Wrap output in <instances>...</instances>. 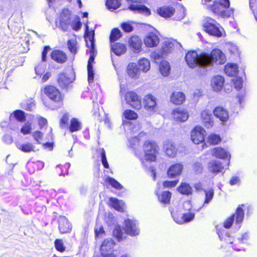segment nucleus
Returning <instances> with one entry per match:
<instances>
[{
    "instance_id": "30",
    "label": "nucleus",
    "mask_w": 257,
    "mask_h": 257,
    "mask_svg": "<svg viewBox=\"0 0 257 257\" xmlns=\"http://www.w3.org/2000/svg\"><path fill=\"white\" fill-rule=\"evenodd\" d=\"M224 79L220 75L215 76L212 77L211 81V85L213 90L215 91H220L224 85Z\"/></svg>"
},
{
    "instance_id": "35",
    "label": "nucleus",
    "mask_w": 257,
    "mask_h": 257,
    "mask_svg": "<svg viewBox=\"0 0 257 257\" xmlns=\"http://www.w3.org/2000/svg\"><path fill=\"white\" fill-rule=\"evenodd\" d=\"M139 70L140 69L137 67L136 64L130 63L127 67L126 73L131 78H137L138 76Z\"/></svg>"
},
{
    "instance_id": "40",
    "label": "nucleus",
    "mask_w": 257,
    "mask_h": 257,
    "mask_svg": "<svg viewBox=\"0 0 257 257\" xmlns=\"http://www.w3.org/2000/svg\"><path fill=\"white\" fill-rule=\"evenodd\" d=\"M138 66L140 70L144 72L148 71L151 68L149 60L145 58H141L139 60Z\"/></svg>"
},
{
    "instance_id": "12",
    "label": "nucleus",
    "mask_w": 257,
    "mask_h": 257,
    "mask_svg": "<svg viewBox=\"0 0 257 257\" xmlns=\"http://www.w3.org/2000/svg\"><path fill=\"white\" fill-rule=\"evenodd\" d=\"M171 114L173 119L178 122H185L189 117L188 112L186 110L180 107L174 108Z\"/></svg>"
},
{
    "instance_id": "56",
    "label": "nucleus",
    "mask_w": 257,
    "mask_h": 257,
    "mask_svg": "<svg viewBox=\"0 0 257 257\" xmlns=\"http://www.w3.org/2000/svg\"><path fill=\"white\" fill-rule=\"evenodd\" d=\"M178 182V180L173 181H165L163 182L162 184L164 188H172L175 187Z\"/></svg>"
},
{
    "instance_id": "8",
    "label": "nucleus",
    "mask_w": 257,
    "mask_h": 257,
    "mask_svg": "<svg viewBox=\"0 0 257 257\" xmlns=\"http://www.w3.org/2000/svg\"><path fill=\"white\" fill-rule=\"evenodd\" d=\"M206 131L201 126H195L191 132V140L195 144H200L204 142Z\"/></svg>"
},
{
    "instance_id": "44",
    "label": "nucleus",
    "mask_w": 257,
    "mask_h": 257,
    "mask_svg": "<svg viewBox=\"0 0 257 257\" xmlns=\"http://www.w3.org/2000/svg\"><path fill=\"white\" fill-rule=\"evenodd\" d=\"M68 49L71 54L75 55L78 52L77 41L76 39H69L67 42Z\"/></svg>"
},
{
    "instance_id": "10",
    "label": "nucleus",
    "mask_w": 257,
    "mask_h": 257,
    "mask_svg": "<svg viewBox=\"0 0 257 257\" xmlns=\"http://www.w3.org/2000/svg\"><path fill=\"white\" fill-rule=\"evenodd\" d=\"M143 106L149 112H154L157 108L156 98L152 94H148L143 98Z\"/></svg>"
},
{
    "instance_id": "27",
    "label": "nucleus",
    "mask_w": 257,
    "mask_h": 257,
    "mask_svg": "<svg viewBox=\"0 0 257 257\" xmlns=\"http://www.w3.org/2000/svg\"><path fill=\"white\" fill-rule=\"evenodd\" d=\"M200 117L205 127L207 128H209L213 126L214 121L212 118L211 114L208 110H204L202 111Z\"/></svg>"
},
{
    "instance_id": "41",
    "label": "nucleus",
    "mask_w": 257,
    "mask_h": 257,
    "mask_svg": "<svg viewBox=\"0 0 257 257\" xmlns=\"http://www.w3.org/2000/svg\"><path fill=\"white\" fill-rule=\"evenodd\" d=\"M108 201L109 202L108 204L110 207L118 211H123V208L120 205V201L118 199L113 197H110Z\"/></svg>"
},
{
    "instance_id": "25",
    "label": "nucleus",
    "mask_w": 257,
    "mask_h": 257,
    "mask_svg": "<svg viewBox=\"0 0 257 257\" xmlns=\"http://www.w3.org/2000/svg\"><path fill=\"white\" fill-rule=\"evenodd\" d=\"M175 9L172 6H164L157 9L158 14L162 17L165 18H170L173 16Z\"/></svg>"
},
{
    "instance_id": "15",
    "label": "nucleus",
    "mask_w": 257,
    "mask_h": 257,
    "mask_svg": "<svg viewBox=\"0 0 257 257\" xmlns=\"http://www.w3.org/2000/svg\"><path fill=\"white\" fill-rule=\"evenodd\" d=\"M165 154L170 158H175L178 153V148L175 143L171 140L165 141L163 146Z\"/></svg>"
},
{
    "instance_id": "19",
    "label": "nucleus",
    "mask_w": 257,
    "mask_h": 257,
    "mask_svg": "<svg viewBox=\"0 0 257 257\" xmlns=\"http://www.w3.org/2000/svg\"><path fill=\"white\" fill-rule=\"evenodd\" d=\"M178 42L173 39H168L164 42L160 49L162 55H167L177 47Z\"/></svg>"
},
{
    "instance_id": "49",
    "label": "nucleus",
    "mask_w": 257,
    "mask_h": 257,
    "mask_svg": "<svg viewBox=\"0 0 257 257\" xmlns=\"http://www.w3.org/2000/svg\"><path fill=\"white\" fill-rule=\"evenodd\" d=\"M106 5L109 10H116L121 5L120 0H107Z\"/></svg>"
},
{
    "instance_id": "60",
    "label": "nucleus",
    "mask_w": 257,
    "mask_h": 257,
    "mask_svg": "<svg viewBox=\"0 0 257 257\" xmlns=\"http://www.w3.org/2000/svg\"><path fill=\"white\" fill-rule=\"evenodd\" d=\"M234 221L233 216L231 215L224 221L223 223V227L227 229L230 228L232 226Z\"/></svg>"
},
{
    "instance_id": "2",
    "label": "nucleus",
    "mask_w": 257,
    "mask_h": 257,
    "mask_svg": "<svg viewBox=\"0 0 257 257\" xmlns=\"http://www.w3.org/2000/svg\"><path fill=\"white\" fill-rule=\"evenodd\" d=\"M229 0L214 1L212 4L207 6V10L215 16L222 18H228L233 15V9L229 8Z\"/></svg>"
},
{
    "instance_id": "47",
    "label": "nucleus",
    "mask_w": 257,
    "mask_h": 257,
    "mask_svg": "<svg viewBox=\"0 0 257 257\" xmlns=\"http://www.w3.org/2000/svg\"><path fill=\"white\" fill-rule=\"evenodd\" d=\"M18 149L24 153H30L35 152V146L30 143H27L20 145Z\"/></svg>"
},
{
    "instance_id": "51",
    "label": "nucleus",
    "mask_w": 257,
    "mask_h": 257,
    "mask_svg": "<svg viewBox=\"0 0 257 257\" xmlns=\"http://www.w3.org/2000/svg\"><path fill=\"white\" fill-rule=\"evenodd\" d=\"M44 167V163L40 161H37L29 163L28 164V168L30 171V168H33L34 169L33 172L35 171V168L37 167V170H39L40 169Z\"/></svg>"
},
{
    "instance_id": "52",
    "label": "nucleus",
    "mask_w": 257,
    "mask_h": 257,
    "mask_svg": "<svg viewBox=\"0 0 257 257\" xmlns=\"http://www.w3.org/2000/svg\"><path fill=\"white\" fill-rule=\"evenodd\" d=\"M205 198L204 203L208 204L212 199L214 196V190L212 188L209 189L208 190L205 191Z\"/></svg>"
},
{
    "instance_id": "33",
    "label": "nucleus",
    "mask_w": 257,
    "mask_h": 257,
    "mask_svg": "<svg viewBox=\"0 0 257 257\" xmlns=\"http://www.w3.org/2000/svg\"><path fill=\"white\" fill-rule=\"evenodd\" d=\"M111 49L117 56H120L126 51V46L124 44L119 42H116L111 45Z\"/></svg>"
},
{
    "instance_id": "21",
    "label": "nucleus",
    "mask_w": 257,
    "mask_h": 257,
    "mask_svg": "<svg viewBox=\"0 0 257 257\" xmlns=\"http://www.w3.org/2000/svg\"><path fill=\"white\" fill-rule=\"evenodd\" d=\"M72 225L67 218L61 216L58 220V229L61 234L69 233L72 230Z\"/></svg>"
},
{
    "instance_id": "37",
    "label": "nucleus",
    "mask_w": 257,
    "mask_h": 257,
    "mask_svg": "<svg viewBox=\"0 0 257 257\" xmlns=\"http://www.w3.org/2000/svg\"><path fill=\"white\" fill-rule=\"evenodd\" d=\"M224 71L229 76H234L238 73V67L236 64L227 63L225 65Z\"/></svg>"
},
{
    "instance_id": "6",
    "label": "nucleus",
    "mask_w": 257,
    "mask_h": 257,
    "mask_svg": "<svg viewBox=\"0 0 257 257\" xmlns=\"http://www.w3.org/2000/svg\"><path fill=\"white\" fill-rule=\"evenodd\" d=\"M124 100L131 108L139 110L143 106L141 96L134 90L127 91L124 96Z\"/></svg>"
},
{
    "instance_id": "20",
    "label": "nucleus",
    "mask_w": 257,
    "mask_h": 257,
    "mask_svg": "<svg viewBox=\"0 0 257 257\" xmlns=\"http://www.w3.org/2000/svg\"><path fill=\"white\" fill-rule=\"evenodd\" d=\"M144 43L147 47H155L159 44L160 39L155 33L150 32L144 38Z\"/></svg>"
},
{
    "instance_id": "36",
    "label": "nucleus",
    "mask_w": 257,
    "mask_h": 257,
    "mask_svg": "<svg viewBox=\"0 0 257 257\" xmlns=\"http://www.w3.org/2000/svg\"><path fill=\"white\" fill-rule=\"evenodd\" d=\"M177 190L182 195L189 196L192 194V188L187 183L181 182L178 187Z\"/></svg>"
},
{
    "instance_id": "9",
    "label": "nucleus",
    "mask_w": 257,
    "mask_h": 257,
    "mask_svg": "<svg viewBox=\"0 0 257 257\" xmlns=\"http://www.w3.org/2000/svg\"><path fill=\"white\" fill-rule=\"evenodd\" d=\"M71 19L70 14L67 10H63L60 14L59 17V27L64 32L68 30L71 24Z\"/></svg>"
},
{
    "instance_id": "1",
    "label": "nucleus",
    "mask_w": 257,
    "mask_h": 257,
    "mask_svg": "<svg viewBox=\"0 0 257 257\" xmlns=\"http://www.w3.org/2000/svg\"><path fill=\"white\" fill-rule=\"evenodd\" d=\"M43 104L48 109L57 110L64 105L65 95L53 85H46L40 90Z\"/></svg>"
},
{
    "instance_id": "22",
    "label": "nucleus",
    "mask_w": 257,
    "mask_h": 257,
    "mask_svg": "<svg viewBox=\"0 0 257 257\" xmlns=\"http://www.w3.org/2000/svg\"><path fill=\"white\" fill-rule=\"evenodd\" d=\"M213 113L214 115L221 121H226L229 117L228 111L222 106L215 107Z\"/></svg>"
},
{
    "instance_id": "57",
    "label": "nucleus",
    "mask_w": 257,
    "mask_h": 257,
    "mask_svg": "<svg viewBox=\"0 0 257 257\" xmlns=\"http://www.w3.org/2000/svg\"><path fill=\"white\" fill-rule=\"evenodd\" d=\"M90 52L91 53V55H90L89 58L88 59V61L87 68L93 67L92 64L94 62V58L95 57V53H96L95 50V47H94L93 51H92V48H90Z\"/></svg>"
},
{
    "instance_id": "43",
    "label": "nucleus",
    "mask_w": 257,
    "mask_h": 257,
    "mask_svg": "<svg viewBox=\"0 0 257 257\" xmlns=\"http://www.w3.org/2000/svg\"><path fill=\"white\" fill-rule=\"evenodd\" d=\"M221 141L222 139L220 136L215 134H210L207 139L208 143L212 146L218 145Z\"/></svg>"
},
{
    "instance_id": "58",
    "label": "nucleus",
    "mask_w": 257,
    "mask_h": 257,
    "mask_svg": "<svg viewBox=\"0 0 257 257\" xmlns=\"http://www.w3.org/2000/svg\"><path fill=\"white\" fill-rule=\"evenodd\" d=\"M193 171L196 173H201L203 170V167L202 164L200 162H195L192 165Z\"/></svg>"
},
{
    "instance_id": "31",
    "label": "nucleus",
    "mask_w": 257,
    "mask_h": 257,
    "mask_svg": "<svg viewBox=\"0 0 257 257\" xmlns=\"http://www.w3.org/2000/svg\"><path fill=\"white\" fill-rule=\"evenodd\" d=\"M158 200L161 204L168 205L170 204L172 193L169 191H164L161 193H156Z\"/></svg>"
},
{
    "instance_id": "38",
    "label": "nucleus",
    "mask_w": 257,
    "mask_h": 257,
    "mask_svg": "<svg viewBox=\"0 0 257 257\" xmlns=\"http://www.w3.org/2000/svg\"><path fill=\"white\" fill-rule=\"evenodd\" d=\"M243 205H239L234 214H232L231 216H233V218L235 220L236 223H240L242 222L244 218V211L242 208Z\"/></svg>"
},
{
    "instance_id": "13",
    "label": "nucleus",
    "mask_w": 257,
    "mask_h": 257,
    "mask_svg": "<svg viewBox=\"0 0 257 257\" xmlns=\"http://www.w3.org/2000/svg\"><path fill=\"white\" fill-rule=\"evenodd\" d=\"M73 81V79L66 72L59 73L57 79L58 86L62 90L67 89Z\"/></svg>"
},
{
    "instance_id": "4",
    "label": "nucleus",
    "mask_w": 257,
    "mask_h": 257,
    "mask_svg": "<svg viewBox=\"0 0 257 257\" xmlns=\"http://www.w3.org/2000/svg\"><path fill=\"white\" fill-rule=\"evenodd\" d=\"M145 160L153 162L157 161L159 154L160 148L157 142L153 140L145 141L143 145Z\"/></svg>"
},
{
    "instance_id": "16",
    "label": "nucleus",
    "mask_w": 257,
    "mask_h": 257,
    "mask_svg": "<svg viewBox=\"0 0 257 257\" xmlns=\"http://www.w3.org/2000/svg\"><path fill=\"white\" fill-rule=\"evenodd\" d=\"M115 242L111 239H104L100 247V250L102 256H107L110 254H113V247Z\"/></svg>"
},
{
    "instance_id": "39",
    "label": "nucleus",
    "mask_w": 257,
    "mask_h": 257,
    "mask_svg": "<svg viewBox=\"0 0 257 257\" xmlns=\"http://www.w3.org/2000/svg\"><path fill=\"white\" fill-rule=\"evenodd\" d=\"M159 68L163 76H167L169 75L171 67L169 63L167 61H162L159 64Z\"/></svg>"
},
{
    "instance_id": "63",
    "label": "nucleus",
    "mask_w": 257,
    "mask_h": 257,
    "mask_svg": "<svg viewBox=\"0 0 257 257\" xmlns=\"http://www.w3.org/2000/svg\"><path fill=\"white\" fill-rule=\"evenodd\" d=\"M32 136L34 140L37 142V144H40L43 134L42 132L37 131L33 134Z\"/></svg>"
},
{
    "instance_id": "55",
    "label": "nucleus",
    "mask_w": 257,
    "mask_h": 257,
    "mask_svg": "<svg viewBox=\"0 0 257 257\" xmlns=\"http://www.w3.org/2000/svg\"><path fill=\"white\" fill-rule=\"evenodd\" d=\"M32 131V125L30 123H25L21 128V132L24 135L30 134Z\"/></svg>"
},
{
    "instance_id": "54",
    "label": "nucleus",
    "mask_w": 257,
    "mask_h": 257,
    "mask_svg": "<svg viewBox=\"0 0 257 257\" xmlns=\"http://www.w3.org/2000/svg\"><path fill=\"white\" fill-rule=\"evenodd\" d=\"M113 236L117 240L120 241L122 238L123 232L120 227H116L113 230Z\"/></svg>"
},
{
    "instance_id": "59",
    "label": "nucleus",
    "mask_w": 257,
    "mask_h": 257,
    "mask_svg": "<svg viewBox=\"0 0 257 257\" xmlns=\"http://www.w3.org/2000/svg\"><path fill=\"white\" fill-rule=\"evenodd\" d=\"M51 48L49 46L47 45L45 46L43 48V49L42 52V56H41V61L43 62H46L47 61V57L48 53L49 51L51 50Z\"/></svg>"
},
{
    "instance_id": "42",
    "label": "nucleus",
    "mask_w": 257,
    "mask_h": 257,
    "mask_svg": "<svg viewBox=\"0 0 257 257\" xmlns=\"http://www.w3.org/2000/svg\"><path fill=\"white\" fill-rule=\"evenodd\" d=\"M105 184H108L115 189L120 190L122 189V186L115 179L110 177H107L104 179Z\"/></svg>"
},
{
    "instance_id": "17",
    "label": "nucleus",
    "mask_w": 257,
    "mask_h": 257,
    "mask_svg": "<svg viewBox=\"0 0 257 257\" xmlns=\"http://www.w3.org/2000/svg\"><path fill=\"white\" fill-rule=\"evenodd\" d=\"M211 152L212 156L216 158L227 159L228 161L227 166H229L230 155L224 148L220 147H215L211 150Z\"/></svg>"
},
{
    "instance_id": "32",
    "label": "nucleus",
    "mask_w": 257,
    "mask_h": 257,
    "mask_svg": "<svg viewBox=\"0 0 257 257\" xmlns=\"http://www.w3.org/2000/svg\"><path fill=\"white\" fill-rule=\"evenodd\" d=\"M82 127V124L77 118L73 117L70 120V124L68 126L70 133H73L80 131Z\"/></svg>"
},
{
    "instance_id": "7",
    "label": "nucleus",
    "mask_w": 257,
    "mask_h": 257,
    "mask_svg": "<svg viewBox=\"0 0 257 257\" xmlns=\"http://www.w3.org/2000/svg\"><path fill=\"white\" fill-rule=\"evenodd\" d=\"M203 54V52L198 54L196 51L194 50L189 51L185 55V61L190 68H194L198 65L202 66H205V65L201 64L200 61L201 55Z\"/></svg>"
},
{
    "instance_id": "14",
    "label": "nucleus",
    "mask_w": 257,
    "mask_h": 257,
    "mask_svg": "<svg viewBox=\"0 0 257 257\" xmlns=\"http://www.w3.org/2000/svg\"><path fill=\"white\" fill-rule=\"evenodd\" d=\"M207 169L209 173L214 175L224 173L225 170L222 163L219 161L212 160L208 163Z\"/></svg>"
},
{
    "instance_id": "50",
    "label": "nucleus",
    "mask_w": 257,
    "mask_h": 257,
    "mask_svg": "<svg viewBox=\"0 0 257 257\" xmlns=\"http://www.w3.org/2000/svg\"><path fill=\"white\" fill-rule=\"evenodd\" d=\"M54 246L56 250L60 252H63L66 250V247L61 239H56L54 241Z\"/></svg>"
},
{
    "instance_id": "53",
    "label": "nucleus",
    "mask_w": 257,
    "mask_h": 257,
    "mask_svg": "<svg viewBox=\"0 0 257 257\" xmlns=\"http://www.w3.org/2000/svg\"><path fill=\"white\" fill-rule=\"evenodd\" d=\"M69 121V114L67 113H64L61 118L59 122V125L61 128L67 126Z\"/></svg>"
},
{
    "instance_id": "64",
    "label": "nucleus",
    "mask_w": 257,
    "mask_h": 257,
    "mask_svg": "<svg viewBox=\"0 0 257 257\" xmlns=\"http://www.w3.org/2000/svg\"><path fill=\"white\" fill-rule=\"evenodd\" d=\"M101 157L102 164L103 167L106 169H108L109 165L107 161L105 151L103 149H102V152L101 153Z\"/></svg>"
},
{
    "instance_id": "34",
    "label": "nucleus",
    "mask_w": 257,
    "mask_h": 257,
    "mask_svg": "<svg viewBox=\"0 0 257 257\" xmlns=\"http://www.w3.org/2000/svg\"><path fill=\"white\" fill-rule=\"evenodd\" d=\"M13 118H15V119L20 122H25L26 120L25 112L20 109L14 111L10 115V120L11 121Z\"/></svg>"
},
{
    "instance_id": "62",
    "label": "nucleus",
    "mask_w": 257,
    "mask_h": 257,
    "mask_svg": "<svg viewBox=\"0 0 257 257\" xmlns=\"http://www.w3.org/2000/svg\"><path fill=\"white\" fill-rule=\"evenodd\" d=\"M121 28L126 33H130L133 31L134 28L130 23L127 22H123L121 24Z\"/></svg>"
},
{
    "instance_id": "28",
    "label": "nucleus",
    "mask_w": 257,
    "mask_h": 257,
    "mask_svg": "<svg viewBox=\"0 0 257 257\" xmlns=\"http://www.w3.org/2000/svg\"><path fill=\"white\" fill-rule=\"evenodd\" d=\"M128 9L134 13H138L146 16L151 15V12L150 9L145 5L131 4Z\"/></svg>"
},
{
    "instance_id": "5",
    "label": "nucleus",
    "mask_w": 257,
    "mask_h": 257,
    "mask_svg": "<svg viewBox=\"0 0 257 257\" xmlns=\"http://www.w3.org/2000/svg\"><path fill=\"white\" fill-rule=\"evenodd\" d=\"M202 26L204 31L209 35L218 38L222 37V33L219 28V24L214 19L209 17H206Z\"/></svg>"
},
{
    "instance_id": "3",
    "label": "nucleus",
    "mask_w": 257,
    "mask_h": 257,
    "mask_svg": "<svg viewBox=\"0 0 257 257\" xmlns=\"http://www.w3.org/2000/svg\"><path fill=\"white\" fill-rule=\"evenodd\" d=\"M200 61L205 66L216 65L224 64L226 61L225 54L218 48H214L210 53L203 52L201 55Z\"/></svg>"
},
{
    "instance_id": "26",
    "label": "nucleus",
    "mask_w": 257,
    "mask_h": 257,
    "mask_svg": "<svg viewBox=\"0 0 257 257\" xmlns=\"http://www.w3.org/2000/svg\"><path fill=\"white\" fill-rule=\"evenodd\" d=\"M128 44L135 52L139 53L142 50V40L136 36L131 37L128 40Z\"/></svg>"
},
{
    "instance_id": "61",
    "label": "nucleus",
    "mask_w": 257,
    "mask_h": 257,
    "mask_svg": "<svg viewBox=\"0 0 257 257\" xmlns=\"http://www.w3.org/2000/svg\"><path fill=\"white\" fill-rule=\"evenodd\" d=\"M56 171L57 173L60 176H64L68 173V171L65 166L59 165L56 168Z\"/></svg>"
},
{
    "instance_id": "23",
    "label": "nucleus",
    "mask_w": 257,
    "mask_h": 257,
    "mask_svg": "<svg viewBox=\"0 0 257 257\" xmlns=\"http://www.w3.org/2000/svg\"><path fill=\"white\" fill-rule=\"evenodd\" d=\"M51 58L56 62L59 64L65 63L68 59L66 53L60 50H54L50 54Z\"/></svg>"
},
{
    "instance_id": "29",
    "label": "nucleus",
    "mask_w": 257,
    "mask_h": 257,
    "mask_svg": "<svg viewBox=\"0 0 257 257\" xmlns=\"http://www.w3.org/2000/svg\"><path fill=\"white\" fill-rule=\"evenodd\" d=\"M194 214L192 213L176 214L175 216H173L175 221L179 224L191 221L194 219Z\"/></svg>"
},
{
    "instance_id": "45",
    "label": "nucleus",
    "mask_w": 257,
    "mask_h": 257,
    "mask_svg": "<svg viewBox=\"0 0 257 257\" xmlns=\"http://www.w3.org/2000/svg\"><path fill=\"white\" fill-rule=\"evenodd\" d=\"M121 36V33L118 28H113L110 33L109 41L110 43L114 42L120 38Z\"/></svg>"
},
{
    "instance_id": "46",
    "label": "nucleus",
    "mask_w": 257,
    "mask_h": 257,
    "mask_svg": "<svg viewBox=\"0 0 257 257\" xmlns=\"http://www.w3.org/2000/svg\"><path fill=\"white\" fill-rule=\"evenodd\" d=\"M123 116L128 120H136L138 118L137 113L130 109H125L123 112Z\"/></svg>"
},
{
    "instance_id": "24",
    "label": "nucleus",
    "mask_w": 257,
    "mask_h": 257,
    "mask_svg": "<svg viewBox=\"0 0 257 257\" xmlns=\"http://www.w3.org/2000/svg\"><path fill=\"white\" fill-rule=\"evenodd\" d=\"M123 229L126 234L135 236L139 233V230L133 221L127 219L124 220Z\"/></svg>"
},
{
    "instance_id": "11",
    "label": "nucleus",
    "mask_w": 257,
    "mask_h": 257,
    "mask_svg": "<svg viewBox=\"0 0 257 257\" xmlns=\"http://www.w3.org/2000/svg\"><path fill=\"white\" fill-rule=\"evenodd\" d=\"M184 166L181 163L172 164L168 169L167 174L169 178H175L180 176L183 172Z\"/></svg>"
},
{
    "instance_id": "48",
    "label": "nucleus",
    "mask_w": 257,
    "mask_h": 257,
    "mask_svg": "<svg viewBox=\"0 0 257 257\" xmlns=\"http://www.w3.org/2000/svg\"><path fill=\"white\" fill-rule=\"evenodd\" d=\"M85 34L87 38H88L89 41H90V46L88 45V44H87V46L91 47L92 48V51L94 50V47H95L94 44V31H89L88 30V27L87 25L86 26V31H85Z\"/></svg>"
},
{
    "instance_id": "18",
    "label": "nucleus",
    "mask_w": 257,
    "mask_h": 257,
    "mask_svg": "<svg viewBox=\"0 0 257 257\" xmlns=\"http://www.w3.org/2000/svg\"><path fill=\"white\" fill-rule=\"evenodd\" d=\"M170 100L176 105H180L185 102L186 95L182 91H174L170 95Z\"/></svg>"
}]
</instances>
